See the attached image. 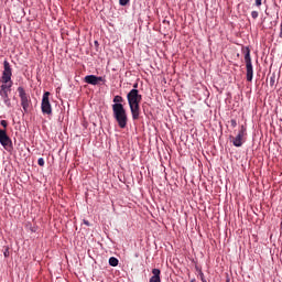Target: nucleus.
<instances>
[{"instance_id": "obj_19", "label": "nucleus", "mask_w": 282, "mask_h": 282, "mask_svg": "<svg viewBox=\"0 0 282 282\" xmlns=\"http://www.w3.org/2000/svg\"><path fill=\"white\" fill-rule=\"evenodd\" d=\"M251 17H252V19H259V12L258 11H252Z\"/></svg>"}, {"instance_id": "obj_1", "label": "nucleus", "mask_w": 282, "mask_h": 282, "mask_svg": "<svg viewBox=\"0 0 282 282\" xmlns=\"http://www.w3.org/2000/svg\"><path fill=\"white\" fill-rule=\"evenodd\" d=\"M128 105L132 115V120H140V104L142 95L139 89H131L127 95Z\"/></svg>"}, {"instance_id": "obj_24", "label": "nucleus", "mask_w": 282, "mask_h": 282, "mask_svg": "<svg viewBox=\"0 0 282 282\" xmlns=\"http://www.w3.org/2000/svg\"><path fill=\"white\" fill-rule=\"evenodd\" d=\"M133 89H138V83L133 85Z\"/></svg>"}, {"instance_id": "obj_6", "label": "nucleus", "mask_w": 282, "mask_h": 282, "mask_svg": "<svg viewBox=\"0 0 282 282\" xmlns=\"http://www.w3.org/2000/svg\"><path fill=\"white\" fill-rule=\"evenodd\" d=\"M42 113L52 116V104H50V91L43 94L41 104Z\"/></svg>"}, {"instance_id": "obj_10", "label": "nucleus", "mask_w": 282, "mask_h": 282, "mask_svg": "<svg viewBox=\"0 0 282 282\" xmlns=\"http://www.w3.org/2000/svg\"><path fill=\"white\" fill-rule=\"evenodd\" d=\"M246 69H247V80L248 83H252V78L254 76V69L252 68V63L246 64Z\"/></svg>"}, {"instance_id": "obj_25", "label": "nucleus", "mask_w": 282, "mask_h": 282, "mask_svg": "<svg viewBox=\"0 0 282 282\" xmlns=\"http://www.w3.org/2000/svg\"><path fill=\"white\" fill-rule=\"evenodd\" d=\"M84 224H85L86 226H89V223H88L87 220H84Z\"/></svg>"}, {"instance_id": "obj_23", "label": "nucleus", "mask_w": 282, "mask_h": 282, "mask_svg": "<svg viewBox=\"0 0 282 282\" xmlns=\"http://www.w3.org/2000/svg\"><path fill=\"white\" fill-rule=\"evenodd\" d=\"M262 1H263V0H256V6H257V8H261Z\"/></svg>"}, {"instance_id": "obj_13", "label": "nucleus", "mask_w": 282, "mask_h": 282, "mask_svg": "<svg viewBox=\"0 0 282 282\" xmlns=\"http://www.w3.org/2000/svg\"><path fill=\"white\" fill-rule=\"evenodd\" d=\"M0 96L7 107H12V101L10 100V95H0Z\"/></svg>"}, {"instance_id": "obj_18", "label": "nucleus", "mask_w": 282, "mask_h": 282, "mask_svg": "<svg viewBox=\"0 0 282 282\" xmlns=\"http://www.w3.org/2000/svg\"><path fill=\"white\" fill-rule=\"evenodd\" d=\"M37 164H39V166H45V160L43 158H40L37 160Z\"/></svg>"}, {"instance_id": "obj_21", "label": "nucleus", "mask_w": 282, "mask_h": 282, "mask_svg": "<svg viewBox=\"0 0 282 282\" xmlns=\"http://www.w3.org/2000/svg\"><path fill=\"white\" fill-rule=\"evenodd\" d=\"M230 124H231V127L235 129V127H237V120L231 119V120H230Z\"/></svg>"}, {"instance_id": "obj_26", "label": "nucleus", "mask_w": 282, "mask_h": 282, "mask_svg": "<svg viewBox=\"0 0 282 282\" xmlns=\"http://www.w3.org/2000/svg\"><path fill=\"white\" fill-rule=\"evenodd\" d=\"M226 282H230V279H227Z\"/></svg>"}, {"instance_id": "obj_17", "label": "nucleus", "mask_w": 282, "mask_h": 282, "mask_svg": "<svg viewBox=\"0 0 282 282\" xmlns=\"http://www.w3.org/2000/svg\"><path fill=\"white\" fill-rule=\"evenodd\" d=\"M3 254H4V258L8 259V257H10V248L6 247Z\"/></svg>"}, {"instance_id": "obj_11", "label": "nucleus", "mask_w": 282, "mask_h": 282, "mask_svg": "<svg viewBox=\"0 0 282 282\" xmlns=\"http://www.w3.org/2000/svg\"><path fill=\"white\" fill-rule=\"evenodd\" d=\"M242 54H245V63L251 64L252 63V57H250V47L246 46L242 47Z\"/></svg>"}, {"instance_id": "obj_9", "label": "nucleus", "mask_w": 282, "mask_h": 282, "mask_svg": "<svg viewBox=\"0 0 282 282\" xmlns=\"http://www.w3.org/2000/svg\"><path fill=\"white\" fill-rule=\"evenodd\" d=\"M12 91V80L9 83H2L0 86V96L10 95Z\"/></svg>"}, {"instance_id": "obj_2", "label": "nucleus", "mask_w": 282, "mask_h": 282, "mask_svg": "<svg viewBox=\"0 0 282 282\" xmlns=\"http://www.w3.org/2000/svg\"><path fill=\"white\" fill-rule=\"evenodd\" d=\"M112 113L116 122L120 127V129H127V124L129 122V117L127 116V110L124 109V105L122 104H113L112 105Z\"/></svg>"}, {"instance_id": "obj_8", "label": "nucleus", "mask_w": 282, "mask_h": 282, "mask_svg": "<svg viewBox=\"0 0 282 282\" xmlns=\"http://www.w3.org/2000/svg\"><path fill=\"white\" fill-rule=\"evenodd\" d=\"M105 78L98 77L96 75H87L84 78V82L87 83V85H98L99 83H102Z\"/></svg>"}, {"instance_id": "obj_3", "label": "nucleus", "mask_w": 282, "mask_h": 282, "mask_svg": "<svg viewBox=\"0 0 282 282\" xmlns=\"http://www.w3.org/2000/svg\"><path fill=\"white\" fill-rule=\"evenodd\" d=\"M246 135H248L246 126H240L238 134L236 137H230L234 147H243V142H246Z\"/></svg>"}, {"instance_id": "obj_15", "label": "nucleus", "mask_w": 282, "mask_h": 282, "mask_svg": "<svg viewBox=\"0 0 282 282\" xmlns=\"http://www.w3.org/2000/svg\"><path fill=\"white\" fill-rule=\"evenodd\" d=\"M118 263H120L118 258H116V257L109 258V265H111L112 268H117Z\"/></svg>"}, {"instance_id": "obj_20", "label": "nucleus", "mask_w": 282, "mask_h": 282, "mask_svg": "<svg viewBox=\"0 0 282 282\" xmlns=\"http://www.w3.org/2000/svg\"><path fill=\"white\" fill-rule=\"evenodd\" d=\"M0 124H1V127H3V129H8V121L1 120Z\"/></svg>"}, {"instance_id": "obj_14", "label": "nucleus", "mask_w": 282, "mask_h": 282, "mask_svg": "<svg viewBox=\"0 0 282 282\" xmlns=\"http://www.w3.org/2000/svg\"><path fill=\"white\" fill-rule=\"evenodd\" d=\"M112 102H115V105H122V102H124V98H122V96H115L112 99Z\"/></svg>"}, {"instance_id": "obj_12", "label": "nucleus", "mask_w": 282, "mask_h": 282, "mask_svg": "<svg viewBox=\"0 0 282 282\" xmlns=\"http://www.w3.org/2000/svg\"><path fill=\"white\" fill-rule=\"evenodd\" d=\"M161 273L162 272L160 271V269H153L152 270L153 276L150 278V282H162V280L160 279Z\"/></svg>"}, {"instance_id": "obj_7", "label": "nucleus", "mask_w": 282, "mask_h": 282, "mask_svg": "<svg viewBox=\"0 0 282 282\" xmlns=\"http://www.w3.org/2000/svg\"><path fill=\"white\" fill-rule=\"evenodd\" d=\"M0 80L1 83H10L12 80V67L8 61L3 62V72Z\"/></svg>"}, {"instance_id": "obj_4", "label": "nucleus", "mask_w": 282, "mask_h": 282, "mask_svg": "<svg viewBox=\"0 0 282 282\" xmlns=\"http://www.w3.org/2000/svg\"><path fill=\"white\" fill-rule=\"evenodd\" d=\"M18 93L21 99V107L23 108V111L28 113L31 102L30 95H28V93H25V89L21 86L18 87Z\"/></svg>"}, {"instance_id": "obj_16", "label": "nucleus", "mask_w": 282, "mask_h": 282, "mask_svg": "<svg viewBox=\"0 0 282 282\" xmlns=\"http://www.w3.org/2000/svg\"><path fill=\"white\" fill-rule=\"evenodd\" d=\"M275 84H276V75H272L269 79V85L270 87H274Z\"/></svg>"}, {"instance_id": "obj_5", "label": "nucleus", "mask_w": 282, "mask_h": 282, "mask_svg": "<svg viewBox=\"0 0 282 282\" xmlns=\"http://www.w3.org/2000/svg\"><path fill=\"white\" fill-rule=\"evenodd\" d=\"M0 144L6 149V151H12V139L8 135V132L3 129H0Z\"/></svg>"}, {"instance_id": "obj_22", "label": "nucleus", "mask_w": 282, "mask_h": 282, "mask_svg": "<svg viewBox=\"0 0 282 282\" xmlns=\"http://www.w3.org/2000/svg\"><path fill=\"white\" fill-rule=\"evenodd\" d=\"M119 3L121 6H127L129 3V0H119Z\"/></svg>"}]
</instances>
